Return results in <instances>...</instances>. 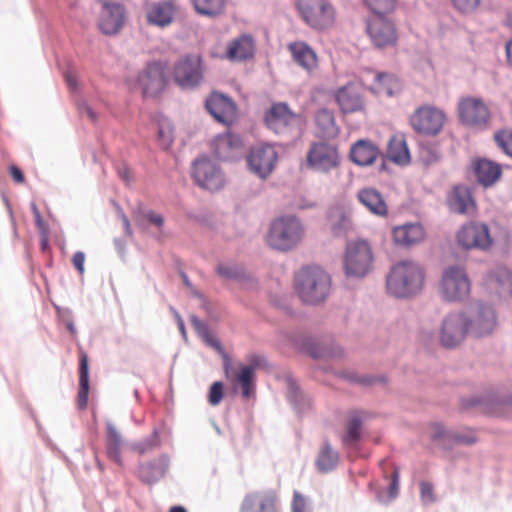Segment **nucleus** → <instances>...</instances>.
<instances>
[{
	"mask_svg": "<svg viewBox=\"0 0 512 512\" xmlns=\"http://www.w3.org/2000/svg\"><path fill=\"white\" fill-rule=\"evenodd\" d=\"M226 0H192L197 13L209 17L219 15L224 7Z\"/></svg>",
	"mask_w": 512,
	"mask_h": 512,
	"instance_id": "49530a36",
	"label": "nucleus"
},
{
	"mask_svg": "<svg viewBox=\"0 0 512 512\" xmlns=\"http://www.w3.org/2000/svg\"><path fill=\"white\" fill-rule=\"evenodd\" d=\"M331 277L319 266H305L295 275V290L301 301L308 305L324 302L331 291Z\"/></svg>",
	"mask_w": 512,
	"mask_h": 512,
	"instance_id": "f03ea898",
	"label": "nucleus"
},
{
	"mask_svg": "<svg viewBox=\"0 0 512 512\" xmlns=\"http://www.w3.org/2000/svg\"><path fill=\"white\" fill-rule=\"evenodd\" d=\"M126 20L125 8L120 3L102 5L98 22L99 29L105 35H115L124 26Z\"/></svg>",
	"mask_w": 512,
	"mask_h": 512,
	"instance_id": "5701e85b",
	"label": "nucleus"
},
{
	"mask_svg": "<svg viewBox=\"0 0 512 512\" xmlns=\"http://www.w3.org/2000/svg\"><path fill=\"white\" fill-rule=\"evenodd\" d=\"M161 446L160 430L154 428L152 433L144 439L134 442L131 449L138 452L140 455L152 452Z\"/></svg>",
	"mask_w": 512,
	"mask_h": 512,
	"instance_id": "a18cd8bd",
	"label": "nucleus"
},
{
	"mask_svg": "<svg viewBox=\"0 0 512 512\" xmlns=\"http://www.w3.org/2000/svg\"><path fill=\"white\" fill-rule=\"evenodd\" d=\"M223 398V384L219 381L214 382L209 389L208 401L212 406L218 405Z\"/></svg>",
	"mask_w": 512,
	"mask_h": 512,
	"instance_id": "5fc2aeb1",
	"label": "nucleus"
},
{
	"mask_svg": "<svg viewBox=\"0 0 512 512\" xmlns=\"http://www.w3.org/2000/svg\"><path fill=\"white\" fill-rule=\"evenodd\" d=\"M288 393L287 398L290 404L298 413H303L311 405V399L305 395L292 378L287 379Z\"/></svg>",
	"mask_w": 512,
	"mask_h": 512,
	"instance_id": "a19ab883",
	"label": "nucleus"
},
{
	"mask_svg": "<svg viewBox=\"0 0 512 512\" xmlns=\"http://www.w3.org/2000/svg\"><path fill=\"white\" fill-rule=\"evenodd\" d=\"M495 141L508 156L512 157V131H500L495 134Z\"/></svg>",
	"mask_w": 512,
	"mask_h": 512,
	"instance_id": "864d4df0",
	"label": "nucleus"
},
{
	"mask_svg": "<svg viewBox=\"0 0 512 512\" xmlns=\"http://www.w3.org/2000/svg\"><path fill=\"white\" fill-rule=\"evenodd\" d=\"M298 122V116L293 113L286 103H275L265 115L267 127L274 133L284 135L289 133L292 126Z\"/></svg>",
	"mask_w": 512,
	"mask_h": 512,
	"instance_id": "6ab92c4d",
	"label": "nucleus"
},
{
	"mask_svg": "<svg viewBox=\"0 0 512 512\" xmlns=\"http://www.w3.org/2000/svg\"><path fill=\"white\" fill-rule=\"evenodd\" d=\"M469 332V319L466 311L447 314L441 323L439 341L448 349L458 347Z\"/></svg>",
	"mask_w": 512,
	"mask_h": 512,
	"instance_id": "0eeeda50",
	"label": "nucleus"
},
{
	"mask_svg": "<svg viewBox=\"0 0 512 512\" xmlns=\"http://www.w3.org/2000/svg\"><path fill=\"white\" fill-rule=\"evenodd\" d=\"M74 267L80 274L84 273L85 254L82 251H77L72 258Z\"/></svg>",
	"mask_w": 512,
	"mask_h": 512,
	"instance_id": "e2e57ef3",
	"label": "nucleus"
},
{
	"mask_svg": "<svg viewBox=\"0 0 512 512\" xmlns=\"http://www.w3.org/2000/svg\"><path fill=\"white\" fill-rule=\"evenodd\" d=\"M336 100L345 114L354 113L363 108V99L359 88L352 84L341 87L337 91Z\"/></svg>",
	"mask_w": 512,
	"mask_h": 512,
	"instance_id": "c85d7f7f",
	"label": "nucleus"
},
{
	"mask_svg": "<svg viewBox=\"0 0 512 512\" xmlns=\"http://www.w3.org/2000/svg\"><path fill=\"white\" fill-rule=\"evenodd\" d=\"M10 174H11L12 178L14 179V181L17 183H22L25 180L23 172L21 171L20 168H18L15 165L10 166Z\"/></svg>",
	"mask_w": 512,
	"mask_h": 512,
	"instance_id": "69168bd1",
	"label": "nucleus"
},
{
	"mask_svg": "<svg viewBox=\"0 0 512 512\" xmlns=\"http://www.w3.org/2000/svg\"><path fill=\"white\" fill-rule=\"evenodd\" d=\"M291 507L292 512H307L306 500L300 492L294 491Z\"/></svg>",
	"mask_w": 512,
	"mask_h": 512,
	"instance_id": "13d9d810",
	"label": "nucleus"
},
{
	"mask_svg": "<svg viewBox=\"0 0 512 512\" xmlns=\"http://www.w3.org/2000/svg\"><path fill=\"white\" fill-rule=\"evenodd\" d=\"M388 156L397 164H405L410 160V154L406 141L400 137H392L388 145Z\"/></svg>",
	"mask_w": 512,
	"mask_h": 512,
	"instance_id": "79ce46f5",
	"label": "nucleus"
},
{
	"mask_svg": "<svg viewBox=\"0 0 512 512\" xmlns=\"http://www.w3.org/2000/svg\"><path fill=\"white\" fill-rule=\"evenodd\" d=\"M343 377L350 382L357 383L363 386H372L376 383H385L387 381L386 377L381 376H374L370 374H364L359 375L354 372H346L343 374Z\"/></svg>",
	"mask_w": 512,
	"mask_h": 512,
	"instance_id": "09e8293b",
	"label": "nucleus"
},
{
	"mask_svg": "<svg viewBox=\"0 0 512 512\" xmlns=\"http://www.w3.org/2000/svg\"><path fill=\"white\" fill-rule=\"evenodd\" d=\"M261 361L262 357L258 355L251 356L250 364L240 366L239 372L236 375V381L240 385L242 396L245 399L250 398L254 392L255 370L260 366Z\"/></svg>",
	"mask_w": 512,
	"mask_h": 512,
	"instance_id": "7c9ffc66",
	"label": "nucleus"
},
{
	"mask_svg": "<svg viewBox=\"0 0 512 512\" xmlns=\"http://www.w3.org/2000/svg\"><path fill=\"white\" fill-rule=\"evenodd\" d=\"M137 81L145 97L157 96L166 86L165 66L160 61L148 63Z\"/></svg>",
	"mask_w": 512,
	"mask_h": 512,
	"instance_id": "a211bd4d",
	"label": "nucleus"
},
{
	"mask_svg": "<svg viewBox=\"0 0 512 512\" xmlns=\"http://www.w3.org/2000/svg\"><path fill=\"white\" fill-rule=\"evenodd\" d=\"M209 114L219 123L229 125L237 111L235 102L222 93L213 92L205 101Z\"/></svg>",
	"mask_w": 512,
	"mask_h": 512,
	"instance_id": "4be33fe9",
	"label": "nucleus"
},
{
	"mask_svg": "<svg viewBox=\"0 0 512 512\" xmlns=\"http://www.w3.org/2000/svg\"><path fill=\"white\" fill-rule=\"evenodd\" d=\"M293 345L314 359L341 358L344 350L338 344L319 340L313 336L297 334L291 338Z\"/></svg>",
	"mask_w": 512,
	"mask_h": 512,
	"instance_id": "9d476101",
	"label": "nucleus"
},
{
	"mask_svg": "<svg viewBox=\"0 0 512 512\" xmlns=\"http://www.w3.org/2000/svg\"><path fill=\"white\" fill-rule=\"evenodd\" d=\"M30 207H31L34 219H35V224H36L37 228L39 229V232L41 234H46L47 233V228L45 226L44 220H43V218L41 216V213H40L36 203L35 202H31Z\"/></svg>",
	"mask_w": 512,
	"mask_h": 512,
	"instance_id": "680f3d73",
	"label": "nucleus"
},
{
	"mask_svg": "<svg viewBox=\"0 0 512 512\" xmlns=\"http://www.w3.org/2000/svg\"><path fill=\"white\" fill-rule=\"evenodd\" d=\"M452 2L461 13H472L480 4V0H452Z\"/></svg>",
	"mask_w": 512,
	"mask_h": 512,
	"instance_id": "6e6d98bb",
	"label": "nucleus"
},
{
	"mask_svg": "<svg viewBox=\"0 0 512 512\" xmlns=\"http://www.w3.org/2000/svg\"><path fill=\"white\" fill-rule=\"evenodd\" d=\"M296 6L302 19L314 29H326L334 21V9L328 0H297Z\"/></svg>",
	"mask_w": 512,
	"mask_h": 512,
	"instance_id": "6e6552de",
	"label": "nucleus"
},
{
	"mask_svg": "<svg viewBox=\"0 0 512 512\" xmlns=\"http://www.w3.org/2000/svg\"><path fill=\"white\" fill-rule=\"evenodd\" d=\"M77 109L78 112L82 116H86L90 121L95 123L98 119L97 113L94 111V109L87 103L85 99H79L77 100Z\"/></svg>",
	"mask_w": 512,
	"mask_h": 512,
	"instance_id": "4d7b16f0",
	"label": "nucleus"
},
{
	"mask_svg": "<svg viewBox=\"0 0 512 512\" xmlns=\"http://www.w3.org/2000/svg\"><path fill=\"white\" fill-rule=\"evenodd\" d=\"M359 202L376 216H386L388 206L382 194L375 188H363L357 194Z\"/></svg>",
	"mask_w": 512,
	"mask_h": 512,
	"instance_id": "473e14b6",
	"label": "nucleus"
},
{
	"mask_svg": "<svg viewBox=\"0 0 512 512\" xmlns=\"http://www.w3.org/2000/svg\"><path fill=\"white\" fill-rule=\"evenodd\" d=\"M143 219H147L151 224L158 228L164 225V218L161 214L154 212L153 210H147L139 207L136 210V222L138 225H143Z\"/></svg>",
	"mask_w": 512,
	"mask_h": 512,
	"instance_id": "3c124183",
	"label": "nucleus"
},
{
	"mask_svg": "<svg viewBox=\"0 0 512 512\" xmlns=\"http://www.w3.org/2000/svg\"><path fill=\"white\" fill-rule=\"evenodd\" d=\"M380 155L378 147L370 140H358L350 150L351 160L358 166L371 165Z\"/></svg>",
	"mask_w": 512,
	"mask_h": 512,
	"instance_id": "c756f323",
	"label": "nucleus"
},
{
	"mask_svg": "<svg viewBox=\"0 0 512 512\" xmlns=\"http://www.w3.org/2000/svg\"><path fill=\"white\" fill-rule=\"evenodd\" d=\"M316 125L324 138H334L339 134V128L336 125L335 117L332 111L322 108L317 111L315 116Z\"/></svg>",
	"mask_w": 512,
	"mask_h": 512,
	"instance_id": "58836bf2",
	"label": "nucleus"
},
{
	"mask_svg": "<svg viewBox=\"0 0 512 512\" xmlns=\"http://www.w3.org/2000/svg\"><path fill=\"white\" fill-rule=\"evenodd\" d=\"M275 501L270 491L249 493L242 501L240 512H276Z\"/></svg>",
	"mask_w": 512,
	"mask_h": 512,
	"instance_id": "a878e982",
	"label": "nucleus"
},
{
	"mask_svg": "<svg viewBox=\"0 0 512 512\" xmlns=\"http://www.w3.org/2000/svg\"><path fill=\"white\" fill-rule=\"evenodd\" d=\"M339 458L338 451L325 439L315 460L316 468L320 473H329L337 467Z\"/></svg>",
	"mask_w": 512,
	"mask_h": 512,
	"instance_id": "c9c22d12",
	"label": "nucleus"
},
{
	"mask_svg": "<svg viewBox=\"0 0 512 512\" xmlns=\"http://www.w3.org/2000/svg\"><path fill=\"white\" fill-rule=\"evenodd\" d=\"M340 163L339 153L334 145L314 142L307 152V165L315 171L327 173Z\"/></svg>",
	"mask_w": 512,
	"mask_h": 512,
	"instance_id": "4468645a",
	"label": "nucleus"
},
{
	"mask_svg": "<svg viewBox=\"0 0 512 512\" xmlns=\"http://www.w3.org/2000/svg\"><path fill=\"white\" fill-rule=\"evenodd\" d=\"M119 216H120V218H121V220L123 222L125 234L128 237H132L133 236V231H132V228H131L130 221H129L128 217L124 214V212L122 210H120Z\"/></svg>",
	"mask_w": 512,
	"mask_h": 512,
	"instance_id": "338daca9",
	"label": "nucleus"
},
{
	"mask_svg": "<svg viewBox=\"0 0 512 512\" xmlns=\"http://www.w3.org/2000/svg\"><path fill=\"white\" fill-rule=\"evenodd\" d=\"M278 154L274 146L264 144L251 149L247 156L249 169L261 179L267 178L275 168Z\"/></svg>",
	"mask_w": 512,
	"mask_h": 512,
	"instance_id": "f3484780",
	"label": "nucleus"
},
{
	"mask_svg": "<svg viewBox=\"0 0 512 512\" xmlns=\"http://www.w3.org/2000/svg\"><path fill=\"white\" fill-rule=\"evenodd\" d=\"M420 492L424 503L434 502L433 486L429 482L420 483Z\"/></svg>",
	"mask_w": 512,
	"mask_h": 512,
	"instance_id": "bf43d9fd",
	"label": "nucleus"
},
{
	"mask_svg": "<svg viewBox=\"0 0 512 512\" xmlns=\"http://www.w3.org/2000/svg\"><path fill=\"white\" fill-rule=\"evenodd\" d=\"M496 291L500 297L512 296V271L505 267L498 268L494 272Z\"/></svg>",
	"mask_w": 512,
	"mask_h": 512,
	"instance_id": "c03bdc74",
	"label": "nucleus"
},
{
	"mask_svg": "<svg viewBox=\"0 0 512 512\" xmlns=\"http://www.w3.org/2000/svg\"><path fill=\"white\" fill-rule=\"evenodd\" d=\"M254 42L250 35H242L233 40L227 49V57L232 60H246L253 56Z\"/></svg>",
	"mask_w": 512,
	"mask_h": 512,
	"instance_id": "e433bc0d",
	"label": "nucleus"
},
{
	"mask_svg": "<svg viewBox=\"0 0 512 512\" xmlns=\"http://www.w3.org/2000/svg\"><path fill=\"white\" fill-rule=\"evenodd\" d=\"M216 272L226 280H240L245 277L244 269L236 264H218Z\"/></svg>",
	"mask_w": 512,
	"mask_h": 512,
	"instance_id": "de8ad7c7",
	"label": "nucleus"
},
{
	"mask_svg": "<svg viewBox=\"0 0 512 512\" xmlns=\"http://www.w3.org/2000/svg\"><path fill=\"white\" fill-rule=\"evenodd\" d=\"M374 256L368 241L350 240L346 244L343 258L345 275L348 278L362 279L373 269Z\"/></svg>",
	"mask_w": 512,
	"mask_h": 512,
	"instance_id": "20e7f679",
	"label": "nucleus"
},
{
	"mask_svg": "<svg viewBox=\"0 0 512 512\" xmlns=\"http://www.w3.org/2000/svg\"><path fill=\"white\" fill-rule=\"evenodd\" d=\"M460 123L472 130L483 131L490 125V110L486 103L478 97L462 98L457 106Z\"/></svg>",
	"mask_w": 512,
	"mask_h": 512,
	"instance_id": "423d86ee",
	"label": "nucleus"
},
{
	"mask_svg": "<svg viewBox=\"0 0 512 512\" xmlns=\"http://www.w3.org/2000/svg\"><path fill=\"white\" fill-rule=\"evenodd\" d=\"M195 183L208 191H218L225 185V176L220 166L208 156H201L192 163Z\"/></svg>",
	"mask_w": 512,
	"mask_h": 512,
	"instance_id": "1a4fd4ad",
	"label": "nucleus"
},
{
	"mask_svg": "<svg viewBox=\"0 0 512 512\" xmlns=\"http://www.w3.org/2000/svg\"><path fill=\"white\" fill-rule=\"evenodd\" d=\"M424 284V271L413 261L403 260L392 266L386 276V287L390 295L406 299L421 291Z\"/></svg>",
	"mask_w": 512,
	"mask_h": 512,
	"instance_id": "f257e3e1",
	"label": "nucleus"
},
{
	"mask_svg": "<svg viewBox=\"0 0 512 512\" xmlns=\"http://www.w3.org/2000/svg\"><path fill=\"white\" fill-rule=\"evenodd\" d=\"M294 61L304 69L310 71L317 65L316 53L303 42H296L290 45Z\"/></svg>",
	"mask_w": 512,
	"mask_h": 512,
	"instance_id": "4c0bfd02",
	"label": "nucleus"
},
{
	"mask_svg": "<svg viewBox=\"0 0 512 512\" xmlns=\"http://www.w3.org/2000/svg\"><path fill=\"white\" fill-rule=\"evenodd\" d=\"M211 147L213 154L222 161H235L244 153L241 137L230 132L217 135Z\"/></svg>",
	"mask_w": 512,
	"mask_h": 512,
	"instance_id": "aec40b11",
	"label": "nucleus"
},
{
	"mask_svg": "<svg viewBox=\"0 0 512 512\" xmlns=\"http://www.w3.org/2000/svg\"><path fill=\"white\" fill-rule=\"evenodd\" d=\"M89 394V366L88 357L85 353L81 354L79 363V392H78V407L85 409L88 404Z\"/></svg>",
	"mask_w": 512,
	"mask_h": 512,
	"instance_id": "ea45409f",
	"label": "nucleus"
},
{
	"mask_svg": "<svg viewBox=\"0 0 512 512\" xmlns=\"http://www.w3.org/2000/svg\"><path fill=\"white\" fill-rule=\"evenodd\" d=\"M115 249L120 256H124L126 252V241L121 238L114 239Z\"/></svg>",
	"mask_w": 512,
	"mask_h": 512,
	"instance_id": "774afa93",
	"label": "nucleus"
},
{
	"mask_svg": "<svg viewBox=\"0 0 512 512\" xmlns=\"http://www.w3.org/2000/svg\"><path fill=\"white\" fill-rule=\"evenodd\" d=\"M106 441L105 448L107 457L115 462L116 464L122 466L123 458H122V449L124 446V439L121 433L118 431L116 426L111 422H106Z\"/></svg>",
	"mask_w": 512,
	"mask_h": 512,
	"instance_id": "2f4dec72",
	"label": "nucleus"
},
{
	"mask_svg": "<svg viewBox=\"0 0 512 512\" xmlns=\"http://www.w3.org/2000/svg\"><path fill=\"white\" fill-rule=\"evenodd\" d=\"M303 233L302 223L297 217L281 216L270 224L267 242L275 250L289 251L298 245Z\"/></svg>",
	"mask_w": 512,
	"mask_h": 512,
	"instance_id": "7ed1b4c3",
	"label": "nucleus"
},
{
	"mask_svg": "<svg viewBox=\"0 0 512 512\" xmlns=\"http://www.w3.org/2000/svg\"><path fill=\"white\" fill-rule=\"evenodd\" d=\"M370 8L372 15L384 16L392 12L395 7V0H363Z\"/></svg>",
	"mask_w": 512,
	"mask_h": 512,
	"instance_id": "8fccbe9b",
	"label": "nucleus"
},
{
	"mask_svg": "<svg viewBox=\"0 0 512 512\" xmlns=\"http://www.w3.org/2000/svg\"><path fill=\"white\" fill-rule=\"evenodd\" d=\"M441 292L449 302L463 300L470 292V281L465 270L460 266L445 269L442 277Z\"/></svg>",
	"mask_w": 512,
	"mask_h": 512,
	"instance_id": "9b49d317",
	"label": "nucleus"
},
{
	"mask_svg": "<svg viewBox=\"0 0 512 512\" xmlns=\"http://www.w3.org/2000/svg\"><path fill=\"white\" fill-rule=\"evenodd\" d=\"M393 240L396 245L411 247L424 240L425 232L420 223H406L393 229Z\"/></svg>",
	"mask_w": 512,
	"mask_h": 512,
	"instance_id": "bb28decb",
	"label": "nucleus"
},
{
	"mask_svg": "<svg viewBox=\"0 0 512 512\" xmlns=\"http://www.w3.org/2000/svg\"><path fill=\"white\" fill-rule=\"evenodd\" d=\"M190 321L196 333L205 342L206 345L214 348L219 353H224L221 343L211 335L209 327L204 321L195 315L191 316Z\"/></svg>",
	"mask_w": 512,
	"mask_h": 512,
	"instance_id": "37998d69",
	"label": "nucleus"
},
{
	"mask_svg": "<svg viewBox=\"0 0 512 512\" xmlns=\"http://www.w3.org/2000/svg\"><path fill=\"white\" fill-rule=\"evenodd\" d=\"M174 82L185 91L195 90L204 80V65L198 54H187L181 57L173 68Z\"/></svg>",
	"mask_w": 512,
	"mask_h": 512,
	"instance_id": "39448f33",
	"label": "nucleus"
},
{
	"mask_svg": "<svg viewBox=\"0 0 512 512\" xmlns=\"http://www.w3.org/2000/svg\"><path fill=\"white\" fill-rule=\"evenodd\" d=\"M170 467V457L166 453L159 455L157 459L140 463L138 476L146 484L157 483L165 476Z\"/></svg>",
	"mask_w": 512,
	"mask_h": 512,
	"instance_id": "b1692460",
	"label": "nucleus"
},
{
	"mask_svg": "<svg viewBox=\"0 0 512 512\" xmlns=\"http://www.w3.org/2000/svg\"><path fill=\"white\" fill-rule=\"evenodd\" d=\"M444 113L432 106L419 107L411 116L410 124L420 134L435 136L443 128Z\"/></svg>",
	"mask_w": 512,
	"mask_h": 512,
	"instance_id": "ddd939ff",
	"label": "nucleus"
},
{
	"mask_svg": "<svg viewBox=\"0 0 512 512\" xmlns=\"http://www.w3.org/2000/svg\"><path fill=\"white\" fill-rule=\"evenodd\" d=\"M363 419L359 411H353L345 425V432L341 437L342 443L346 447H355L361 441L363 432Z\"/></svg>",
	"mask_w": 512,
	"mask_h": 512,
	"instance_id": "f704fd0d",
	"label": "nucleus"
},
{
	"mask_svg": "<svg viewBox=\"0 0 512 512\" xmlns=\"http://www.w3.org/2000/svg\"><path fill=\"white\" fill-rule=\"evenodd\" d=\"M457 241L465 249L487 251L493 244L489 227L484 222L470 221L457 233Z\"/></svg>",
	"mask_w": 512,
	"mask_h": 512,
	"instance_id": "f8f14e48",
	"label": "nucleus"
},
{
	"mask_svg": "<svg viewBox=\"0 0 512 512\" xmlns=\"http://www.w3.org/2000/svg\"><path fill=\"white\" fill-rule=\"evenodd\" d=\"M331 229L335 236L345 235L351 227L349 217L344 212H339L337 219L331 217Z\"/></svg>",
	"mask_w": 512,
	"mask_h": 512,
	"instance_id": "603ef678",
	"label": "nucleus"
},
{
	"mask_svg": "<svg viewBox=\"0 0 512 512\" xmlns=\"http://www.w3.org/2000/svg\"><path fill=\"white\" fill-rule=\"evenodd\" d=\"M472 170L475 178L484 188L492 187L501 177V166L486 158H480L473 162Z\"/></svg>",
	"mask_w": 512,
	"mask_h": 512,
	"instance_id": "393cba45",
	"label": "nucleus"
},
{
	"mask_svg": "<svg viewBox=\"0 0 512 512\" xmlns=\"http://www.w3.org/2000/svg\"><path fill=\"white\" fill-rule=\"evenodd\" d=\"M399 480H400V472L397 468H395L392 473L391 482H390L389 489H388L389 497L391 499H395L398 495Z\"/></svg>",
	"mask_w": 512,
	"mask_h": 512,
	"instance_id": "052dcab7",
	"label": "nucleus"
},
{
	"mask_svg": "<svg viewBox=\"0 0 512 512\" xmlns=\"http://www.w3.org/2000/svg\"><path fill=\"white\" fill-rule=\"evenodd\" d=\"M158 135L162 141V144L165 147H169L171 145L173 138H172V133L169 129H165L164 127L160 126L158 128Z\"/></svg>",
	"mask_w": 512,
	"mask_h": 512,
	"instance_id": "0e129e2a",
	"label": "nucleus"
},
{
	"mask_svg": "<svg viewBox=\"0 0 512 512\" xmlns=\"http://www.w3.org/2000/svg\"><path fill=\"white\" fill-rule=\"evenodd\" d=\"M469 332L475 337L489 335L496 326V315L493 308L483 302H477L467 311Z\"/></svg>",
	"mask_w": 512,
	"mask_h": 512,
	"instance_id": "dca6fc26",
	"label": "nucleus"
},
{
	"mask_svg": "<svg viewBox=\"0 0 512 512\" xmlns=\"http://www.w3.org/2000/svg\"><path fill=\"white\" fill-rule=\"evenodd\" d=\"M432 430V440L445 450H450L455 445H472L477 441L472 432L447 430L441 423H434Z\"/></svg>",
	"mask_w": 512,
	"mask_h": 512,
	"instance_id": "412c9836",
	"label": "nucleus"
},
{
	"mask_svg": "<svg viewBox=\"0 0 512 512\" xmlns=\"http://www.w3.org/2000/svg\"><path fill=\"white\" fill-rule=\"evenodd\" d=\"M175 14V5L170 0L158 1L149 7L147 11V21L151 25L166 27L173 21Z\"/></svg>",
	"mask_w": 512,
	"mask_h": 512,
	"instance_id": "cd10ccee",
	"label": "nucleus"
},
{
	"mask_svg": "<svg viewBox=\"0 0 512 512\" xmlns=\"http://www.w3.org/2000/svg\"><path fill=\"white\" fill-rule=\"evenodd\" d=\"M366 30L375 47L393 46L398 40L394 24L384 16L371 15L366 22Z\"/></svg>",
	"mask_w": 512,
	"mask_h": 512,
	"instance_id": "2eb2a0df",
	"label": "nucleus"
},
{
	"mask_svg": "<svg viewBox=\"0 0 512 512\" xmlns=\"http://www.w3.org/2000/svg\"><path fill=\"white\" fill-rule=\"evenodd\" d=\"M447 204L451 212L467 213L469 206H474L470 190L466 186H455L448 195Z\"/></svg>",
	"mask_w": 512,
	"mask_h": 512,
	"instance_id": "72a5a7b5",
	"label": "nucleus"
}]
</instances>
